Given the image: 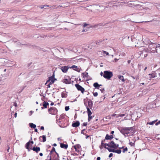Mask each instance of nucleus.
Here are the masks:
<instances>
[{"label":"nucleus","mask_w":160,"mask_h":160,"mask_svg":"<svg viewBox=\"0 0 160 160\" xmlns=\"http://www.w3.org/2000/svg\"><path fill=\"white\" fill-rule=\"evenodd\" d=\"M126 129H127L128 131L129 132L130 131V132H131L133 131V128L132 127L130 128L126 127Z\"/></svg>","instance_id":"nucleus-26"},{"label":"nucleus","mask_w":160,"mask_h":160,"mask_svg":"<svg viewBox=\"0 0 160 160\" xmlns=\"http://www.w3.org/2000/svg\"><path fill=\"white\" fill-rule=\"evenodd\" d=\"M14 106H15L16 107H17L18 106V105L17 103L16 102H14L13 104Z\"/></svg>","instance_id":"nucleus-57"},{"label":"nucleus","mask_w":160,"mask_h":160,"mask_svg":"<svg viewBox=\"0 0 160 160\" xmlns=\"http://www.w3.org/2000/svg\"><path fill=\"white\" fill-rule=\"evenodd\" d=\"M156 43H153L150 44L148 47V51L150 52L154 53L156 51L157 52L156 48Z\"/></svg>","instance_id":"nucleus-1"},{"label":"nucleus","mask_w":160,"mask_h":160,"mask_svg":"<svg viewBox=\"0 0 160 160\" xmlns=\"http://www.w3.org/2000/svg\"><path fill=\"white\" fill-rule=\"evenodd\" d=\"M93 86L95 88L98 89H99L100 85L97 82L94 83L93 84Z\"/></svg>","instance_id":"nucleus-21"},{"label":"nucleus","mask_w":160,"mask_h":160,"mask_svg":"<svg viewBox=\"0 0 160 160\" xmlns=\"http://www.w3.org/2000/svg\"><path fill=\"white\" fill-rule=\"evenodd\" d=\"M156 48H159L160 47V44H158V45H157V44L156 43Z\"/></svg>","instance_id":"nucleus-56"},{"label":"nucleus","mask_w":160,"mask_h":160,"mask_svg":"<svg viewBox=\"0 0 160 160\" xmlns=\"http://www.w3.org/2000/svg\"><path fill=\"white\" fill-rule=\"evenodd\" d=\"M74 149H75V151L77 152H78V151L77 149V148H76V146H74Z\"/></svg>","instance_id":"nucleus-58"},{"label":"nucleus","mask_w":160,"mask_h":160,"mask_svg":"<svg viewBox=\"0 0 160 160\" xmlns=\"http://www.w3.org/2000/svg\"><path fill=\"white\" fill-rule=\"evenodd\" d=\"M30 150H32L36 153H38L40 150V148L39 147H33L32 148H30Z\"/></svg>","instance_id":"nucleus-10"},{"label":"nucleus","mask_w":160,"mask_h":160,"mask_svg":"<svg viewBox=\"0 0 160 160\" xmlns=\"http://www.w3.org/2000/svg\"><path fill=\"white\" fill-rule=\"evenodd\" d=\"M17 46H19L20 45H23V44H22L20 42H18L16 44Z\"/></svg>","instance_id":"nucleus-63"},{"label":"nucleus","mask_w":160,"mask_h":160,"mask_svg":"<svg viewBox=\"0 0 160 160\" xmlns=\"http://www.w3.org/2000/svg\"><path fill=\"white\" fill-rule=\"evenodd\" d=\"M88 72H86L85 74L84 72H82V76L84 78H85L86 77H88Z\"/></svg>","instance_id":"nucleus-25"},{"label":"nucleus","mask_w":160,"mask_h":160,"mask_svg":"<svg viewBox=\"0 0 160 160\" xmlns=\"http://www.w3.org/2000/svg\"><path fill=\"white\" fill-rule=\"evenodd\" d=\"M110 137L111 139L112 140L113 138V136L112 135H110Z\"/></svg>","instance_id":"nucleus-64"},{"label":"nucleus","mask_w":160,"mask_h":160,"mask_svg":"<svg viewBox=\"0 0 160 160\" xmlns=\"http://www.w3.org/2000/svg\"><path fill=\"white\" fill-rule=\"evenodd\" d=\"M47 158L48 159H49V158H51V156L49 155H48V156L47 157Z\"/></svg>","instance_id":"nucleus-55"},{"label":"nucleus","mask_w":160,"mask_h":160,"mask_svg":"<svg viewBox=\"0 0 160 160\" xmlns=\"http://www.w3.org/2000/svg\"><path fill=\"white\" fill-rule=\"evenodd\" d=\"M104 147L105 148V147H106V146H108V147L110 148V142H109L108 143H104Z\"/></svg>","instance_id":"nucleus-36"},{"label":"nucleus","mask_w":160,"mask_h":160,"mask_svg":"<svg viewBox=\"0 0 160 160\" xmlns=\"http://www.w3.org/2000/svg\"><path fill=\"white\" fill-rule=\"evenodd\" d=\"M52 160H60L59 158L55 157V159H53V157L52 156Z\"/></svg>","instance_id":"nucleus-42"},{"label":"nucleus","mask_w":160,"mask_h":160,"mask_svg":"<svg viewBox=\"0 0 160 160\" xmlns=\"http://www.w3.org/2000/svg\"><path fill=\"white\" fill-rule=\"evenodd\" d=\"M118 78L119 79L122 80V82L124 81V79L123 78V77L122 76L119 75L118 76Z\"/></svg>","instance_id":"nucleus-28"},{"label":"nucleus","mask_w":160,"mask_h":160,"mask_svg":"<svg viewBox=\"0 0 160 160\" xmlns=\"http://www.w3.org/2000/svg\"><path fill=\"white\" fill-rule=\"evenodd\" d=\"M86 99H88V98L87 97L86 98L84 99L83 101L84 103L85 106H86V108L87 109V112L88 114V115H92V112H91V110H90V108L88 107V106L87 103L85 102V100H86Z\"/></svg>","instance_id":"nucleus-5"},{"label":"nucleus","mask_w":160,"mask_h":160,"mask_svg":"<svg viewBox=\"0 0 160 160\" xmlns=\"http://www.w3.org/2000/svg\"><path fill=\"white\" fill-rule=\"evenodd\" d=\"M69 109V106H66L65 108V109L66 111H68Z\"/></svg>","instance_id":"nucleus-40"},{"label":"nucleus","mask_w":160,"mask_h":160,"mask_svg":"<svg viewBox=\"0 0 160 160\" xmlns=\"http://www.w3.org/2000/svg\"><path fill=\"white\" fill-rule=\"evenodd\" d=\"M7 62V60L4 58H0V66L3 65Z\"/></svg>","instance_id":"nucleus-11"},{"label":"nucleus","mask_w":160,"mask_h":160,"mask_svg":"<svg viewBox=\"0 0 160 160\" xmlns=\"http://www.w3.org/2000/svg\"><path fill=\"white\" fill-rule=\"evenodd\" d=\"M30 141H29V142H27L25 145V147L28 150V151H30V148H29V147L30 145Z\"/></svg>","instance_id":"nucleus-18"},{"label":"nucleus","mask_w":160,"mask_h":160,"mask_svg":"<svg viewBox=\"0 0 160 160\" xmlns=\"http://www.w3.org/2000/svg\"><path fill=\"white\" fill-rule=\"evenodd\" d=\"M40 138H42V142H44L46 141V136L45 135H42V136H41L40 137V141L41 142L42 141L41 140V139H40Z\"/></svg>","instance_id":"nucleus-22"},{"label":"nucleus","mask_w":160,"mask_h":160,"mask_svg":"<svg viewBox=\"0 0 160 160\" xmlns=\"http://www.w3.org/2000/svg\"><path fill=\"white\" fill-rule=\"evenodd\" d=\"M105 148L106 149H107L109 152H115V149H111L108 147H105Z\"/></svg>","instance_id":"nucleus-20"},{"label":"nucleus","mask_w":160,"mask_h":160,"mask_svg":"<svg viewBox=\"0 0 160 160\" xmlns=\"http://www.w3.org/2000/svg\"><path fill=\"white\" fill-rule=\"evenodd\" d=\"M68 145L67 144H64L63 143H60V147L62 148H65L66 149L68 147Z\"/></svg>","instance_id":"nucleus-17"},{"label":"nucleus","mask_w":160,"mask_h":160,"mask_svg":"<svg viewBox=\"0 0 160 160\" xmlns=\"http://www.w3.org/2000/svg\"><path fill=\"white\" fill-rule=\"evenodd\" d=\"M114 148H117L118 147L119 145L118 144H115L114 145Z\"/></svg>","instance_id":"nucleus-41"},{"label":"nucleus","mask_w":160,"mask_h":160,"mask_svg":"<svg viewBox=\"0 0 160 160\" xmlns=\"http://www.w3.org/2000/svg\"><path fill=\"white\" fill-rule=\"evenodd\" d=\"M91 115H88V121H90L92 118V116H91Z\"/></svg>","instance_id":"nucleus-37"},{"label":"nucleus","mask_w":160,"mask_h":160,"mask_svg":"<svg viewBox=\"0 0 160 160\" xmlns=\"http://www.w3.org/2000/svg\"><path fill=\"white\" fill-rule=\"evenodd\" d=\"M49 80L50 81V82L51 83H53L54 82L55 79H54V75L53 74L52 76L49 78Z\"/></svg>","instance_id":"nucleus-14"},{"label":"nucleus","mask_w":160,"mask_h":160,"mask_svg":"<svg viewBox=\"0 0 160 160\" xmlns=\"http://www.w3.org/2000/svg\"><path fill=\"white\" fill-rule=\"evenodd\" d=\"M55 152L57 155V156L56 157L59 158L58 154L56 151Z\"/></svg>","instance_id":"nucleus-59"},{"label":"nucleus","mask_w":160,"mask_h":160,"mask_svg":"<svg viewBox=\"0 0 160 160\" xmlns=\"http://www.w3.org/2000/svg\"><path fill=\"white\" fill-rule=\"evenodd\" d=\"M157 77V74L154 71H152L151 73L148 74L147 78L149 80H151L152 78L156 77Z\"/></svg>","instance_id":"nucleus-4"},{"label":"nucleus","mask_w":160,"mask_h":160,"mask_svg":"<svg viewBox=\"0 0 160 160\" xmlns=\"http://www.w3.org/2000/svg\"><path fill=\"white\" fill-rule=\"evenodd\" d=\"M74 146H76V148H80L81 147L80 145L79 144H77L76 145H75Z\"/></svg>","instance_id":"nucleus-43"},{"label":"nucleus","mask_w":160,"mask_h":160,"mask_svg":"<svg viewBox=\"0 0 160 160\" xmlns=\"http://www.w3.org/2000/svg\"><path fill=\"white\" fill-rule=\"evenodd\" d=\"M70 68H73L74 70L78 72H80L81 71H82V70L81 68L80 69L78 68V67L75 65H73L72 67H70Z\"/></svg>","instance_id":"nucleus-8"},{"label":"nucleus","mask_w":160,"mask_h":160,"mask_svg":"<svg viewBox=\"0 0 160 160\" xmlns=\"http://www.w3.org/2000/svg\"><path fill=\"white\" fill-rule=\"evenodd\" d=\"M121 150L120 149L115 150V152L119 154L121 153Z\"/></svg>","instance_id":"nucleus-34"},{"label":"nucleus","mask_w":160,"mask_h":160,"mask_svg":"<svg viewBox=\"0 0 160 160\" xmlns=\"http://www.w3.org/2000/svg\"><path fill=\"white\" fill-rule=\"evenodd\" d=\"M60 68L62 71L64 73L66 72L69 68V67L68 66H62L60 67Z\"/></svg>","instance_id":"nucleus-9"},{"label":"nucleus","mask_w":160,"mask_h":160,"mask_svg":"<svg viewBox=\"0 0 160 160\" xmlns=\"http://www.w3.org/2000/svg\"><path fill=\"white\" fill-rule=\"evenodd\" d=\"M88 25V24L85 23L84 24V25H83V26L84 27H86V26H87V25Z\"/></svg>","instance_id":"nucleus-60"},{"label":"nucleus","mask_w":160,"mask_h":160,"mask_svg":"<svg viewBox=\"0 0 160 160\" xmlns=\"http://www.w3.org/2000/svg\"><path fill=\"white\" fill-rule=\"evenodd\" d=\"M87 125V122H84L82 124V126H86Z\"/></svg>","instance_id":"nucleus-49"},{"label":"nucleus","mask_w":160,"mask_h":160,"mask_svg":"<svg viewBox=\"0 0 160 160\" xmlns=\"http://www.w3.org/2000/svg\"><path fill=\"white\" fill-rule=\"evenodd\" d=\"M93 104V103L92 101L91 100L89 99L88 101V107L90 108V109H92V107Z\"/></svg>","instance_id":"nucleus-16"},{"label":"nucleus","mask_w":160,"mask_h":160,"mask_svg":"<svg viewBox=\"0 0 160 160\" xmlns=\"http://www.w3.org/2000/svg\"><path fill=\"white\" fill-rule=\"evenodd\" d=\"M155 5L156 6H159L160 7V3H155Z\"/></svg>","instance_id":"nucleus-47"},{"label":"nucleus","mask_w":160,"mask_h":160,"mask_svg":"<svg viewBox=\"0 0 160 160\" xmlns=\"http://www.w3.org/2000/svg\"><path fill=\"white\" fill-rule=\"evenodd\" d=\"M112 156H113V154H112V153H110L109 154V155L108 157H109V158H111V157H112Z\"/></svg>","instance_id":"nucleus-54"},{"label":"nucleus","mask_w":160,"mask_h":160,"mask_svg":"<svg viewBox=\"0 0 160 160\" xmlns=\"http://www.w3.org/2000/svg\"><path fill=\"white\" fill-rule=\"evenodd\" d=\"M160 124V120L158 122H157L155 123V125H158V124Z\"/></svg>","instance_id":"nucleus-53"},{"label":"nucleus","mask_w":160,"mask_h":160,"mask_svg":"<svg viewBox=\"0 0 160 160\" xmlns=\"http://www.w3.org/2000/svg\"><path fill=\"white\" fill-rule=\"evenodd\" d=\"M105 139L111 140L110 136L108 134H106L105 136Z\"/></svg>","instance_id":"nucleus-31"},{"label":"nucleus","mask_w":160,"mask_h":160,"mask_svg":"<svg viewBox=\"0 0 160 160\" xmlns=\"http://www.w3.org/2000/svg\"><path fill=\"white\" fill-rule=\"evenodd\" d=\"M111 116H108L107 117H106V119H111Z\"/></svg>","instance_id":"nucleus-48"},{"label":"nucleus","mask_w":160,"mask_h":160,"mask_svg":"<svg viewBox=\"0 0 160 160\" xmlns=\"http://www.w3.org/2000/svg\"><path fill=\"white\" fill-rule=\"evenodd\" d=\"M26 87V86H23L20 88V90L19 91V92L20 93L23 90V89L25 88Z\"/></svg>","instance_id":"nucleus-33"},{"label":"nucleus","mask_w":160,"mask_h":160,"mask_svg":"<svg viewBox=\"0 0 160 160\" xmlns=\"http://www.w3.org/2000/svg\"><path fill=\"white\" fill-rule=\"evenodd\" d=\"M68 96L67 94L62 92L61 94V97L62 98H66Z\"/></svg>","instance_id":"nucleus-29"},{"label":"nucleus","mask_w":160,"mask_h":160,"mask_svg":"<svg viewBox=\"0 0 160 160\" xmlns=\"http://www.w3.org/2000/svg\"><path fill=\"white\" fill-rule=\"evenodd\" d=\"M123 150H122V152L123 153H124L125 152L127 151H128V148L127 147L125 148H123Z\"/></svg>","instance_id":"nucleus-39"},{"label":"nucleus","mask_w":160,"mask_h":160,"mask_svg":"<svg viewBox=\"0 0 160 160\" xmlns=\"http://www.w3.org/2000/svg\"><path fill=\"white\" fill-rule=\"evenodd\" d=\"M103 52L104 54H106L107 55H109V53H108V52L104 51H103Z\"/></svg>","instance_id":"nucleus-44"},{"label":"nucleus","mask_w":160,"mask_h":160,"mask_svg":"<svg viewBox=\"0 0 160 160\" xmlns=\"http://www.w3.org/2000/svg\"><path fill=\"white\" fill-rule=\"evenodd\" d=\"M49 105V103L48 102L44 101L43 102L42 105L44 108H47V106H48Z\"/></svg>","instance_id":"nucleus-19"},{"label":"nucleus","mask_w":160,"mask_h":160,"mask_svg":"<svg viewBox=\"0 0 160 160\" xmlns=\"http://www.w3.org/2000/svg\"><path fill=\"white\" fill-rule=\"evenodd\" d=\"M71 79L68 80L67 79L65 78L62 80L63 83L66 84H70L71 83Z\"/></svg>","instance_id":"nucleus-15"},{"label":"nucleus","mask_w":160,"mask_h":160,"mask_svg":"<svg viewBox=\"0 0 160 160\" xmlns=\"http://www.w3.org/2000/svg\"><path fill=\"white\" fill-rule=\"evenodd\" d=\"M157 121V120L152 121L151 122H149L147 123V124H149L150 125H153L155 122Z\"/></svg>","instance_id":"nucleus-27"},{"label":"nucleus","mask_w":160,"mask_h":160,"mask_svg":"<svg viewBox=\"0 0 160 160\" xmlns=\"http://www.w3.org/2000/svg\"><path fill=\"white\" fill-rule=\"evenodd\" d=\"M135 141L133 142H130L129 144L131 145V146H134L135 145Z\"/></svg>","instance_id":"nucleus-38"},{"label":"nucleus","mask_w":160,"mask_h":160,"mask_svg":"<svg viewBox=\"0 0 160 160\" xmlns=\"http://www.w3.org/2000/svg\"><path fill=\"white\" fill-rule=\"evenodd\" d=\"M103 147H104V145H102V144H101V145L99 147L100 149H102Z\"/></svg>","instance_id":"nucleus-52"},{"label":"nucleus","mask_w":160,"mask_h":160,"mask_svg":"<svg viewBox=\"0 0 160 160\" xmlns=\"http://www.w3.org/2000/svg\"><path fill=\"white\" fill-rule=\"evenodd\" d=\"M115 143L114 142L112 141H111L110 142V148H114V145H115Z\"/></svg>","instance_id":"nucleus-23"},{"label":"nucleus","mask_w":160,"mask_h":160,"mask_svg":"<svg viewBox=\"0 0 160 160\" xmlns=\"http://www.w3.org/2000/svg\"><path fill=\"white\" fill-rule=\"evenodd\" d=\"M125 115V114H120V115H119V116L120 117H123Z\"/></svg>","instance_id":"nucleus-61"},{"label":"nucleus","mask_w":160,"mask_h":160,"mask_svg":"<svg viewBox=\"0 0 160 160\" xmlns=\"http://www.w3.org/2000/svg\"><path fill=\"white\" fill-rule=\"evenodd\" d=\"M103 77L106 79L109 80L113 76L112 72L110 71H105L103 72Z\"/></svg>","instance_id":"nucleus-2"},{"label":"nucleus","mask_w":160,"mask_h":160,"mask_svg":"<svg viewBox=\"0 0 160 160\" xmlns=\"http://www.w3.org/2000/svg\"><path fill=\"white\" fill-rule=\"evenodd\" d=\"M106 140V139H105V138L102 141L101 143L102 145H104V143L103 142H105Z\"/></svg>","instance_id":"nucleus-45"},{"label":"nucleus","mask_w":160,"mask_h":160,"mask_svg":"<svg viewBox=\"0 0 160 160\" xmlns=\"http://www.w3.org/2000/svg\"><path fill=\"white\" fill-rule=\"evenodd\" d=\"M80 123L79 121H76L75 122H73L72 126L73 127L76 128L79 126Z\"/></svg>","instance_id":"nucleus-12"},{"label":"nucleus","mask_w":160,"mask_h":160,"mask_svg":"<svg viewBox=\"0 0 160 160\" xmlns=\"http://www.w3.org/2000/svg\"><path fill=\"white\" fill-rule=\"evenodd\" d=\"M51 151L52 152H56V151H55V148L54 147H52V150H51Z\"/></svg>","instance_id":"nucleus-50"},{"label":"nucleus","mask_w":160,"mask_h":160,"mask_svg":"<svg viewBox=\"0 0 160 160\" xmlns=\"http://www.w3.org/2000/svg\"><path fill=\"white\" fill-rule=\"evenodd\" d=\"M93 96L94 97H96L98 95V93L97 92H95L93 93Z\"/></svg>","instance_id":"nucleus-46"},{"label":"nucleus","mask_w":160,"mask_h":160,"mask_svg":"<svg viewBox=\"0 0 160 160\" xmlns=\"http://www.w3.org/2000/svg\"><path fill=\"white\" fill-rule=\"evenodd\" d=\"M65 114H62V115H61L60 116L59 118V120H61L62 119H64L65 118Z\"/></svg>","instance_id":"nucleus-30"},{"label":"nucleus","mask_w":160,"mask_h":160,"mask_svg":"<svg viewBox=\"0 0 160 160\" xmlns=\"http://www.w3.org/2000/svg\"><path fill=\"white\" fill-rule=\"evenodd\" d=\"M58 110L57 109L54 107H51L48 109V112L49 113L52 115H55L58 112Z\"/></svg>","instance_id":"nucleus-3"},{"label":"nucleus","mask_w":160,"mask_h":160,"mask_svg":"<svg viewBox=\"0 0 160 160\" xmlns=\"http://www.w3.org/2000/svg\"><path fill=\"white\" fill-rule=\"evenodd\" d=\"M100 90L102 93L104 92V91H105V90L104 88H102V89H100Z\"/></svg>","instance_id":"nucleus-51"},{"label":"nucleus","mask_w":160,"mask_h":160,"mask_svg":"<svg viewBox=\"0 0 160 160\" xmlns=\"http://www.w3.org/2000/svg\"><path fill=\"white\" fill-rule=\"evenodd\" d=\"M119 130L120 132L124 135H125V134L128 135L130 132H129L127 131V129H126V127H124L121 130Z\"/></svg>","instance_id":"nucleus-7"},{"label":"nucleus","mask_w":160,"mask_h":160,"mask_svg":"<svg viewBox=\"0 0 160 160\" xmlns=\"http://www.w3.org/2000/svg\"><path fill=\"white\" fill-rule=\"evenodd\" d=\"M52 83H51L50 82L49 83L48 85V88H49L50 87V85H51Z\"/></svg>","instance_id":"nucleus-62"},{"label":"nucleus","mask_w":160,"mask_h":160,"mask_svg":"<svg viewBox=\"0 0 160 160\" xmlns=\"http://www.w3.org/2000/svg\"><path fill=\"white\" fill-rule=\"evenodd\" d=\"M75 86L78 90L81 91L82 93H83L85 91V89L84 88L82 87L80 85L78 84H76L75 85Z\"/></svg>","instance_id":"nucleus-6"},{"label":"nucleus","mask_w":160,"mask_h":160,"mask_svg":"<svg viewBox=\"0 0 160 160\" xmlns=\"http://www.w3.org/2000/svg\"><path fill=\"white\" fill-rule=\"evenodd\" d=\"M130 2H131V3H129V5L131 4L132 5L134 6L135 7H136V8H140L141 7V6L138 4H136H136L134 3V2H135L134 1H130Z\"/></svg>","instance_id":"nucleus-13"},{"label":"nucleus","mask_w":160,"mask_h":160,"mask_svg":"<svg viewBox=\"0 0 160 160\" xmlns=\"http://www.w3.org/2000/svg\"><path fill=\"white\" fill-rule=\"evenodd\" d=\"M29 125V126L32 128H35L36 127V125L32 123H30Z\"/></svg>","instance_id":"nucleus-24"},{"label":"nucleus","mask_w":160,"mask_h":160,"mask_svg":"<svg viewBox=\"0 0 160 160\" xmlns=\"http://www.w3.org/2000/svg\"><path fill=\"white\" fill-rule=\"evenodd\" d=\"M50 7V8H51V7H52V6H49V5H42V6H40V8H41L42 9L43 8H44V7Z\"/></svg>","instance_id":"nucleus-35"},{"label":"nucleus","mask_w":160,"mask_h":160,"mask_svg":"<svg viewBox=\"0 0 160 160\" xmlns=\"http://www.w3.org/2000/svg\"><path fill=\"white\" fill-rule=\"evenodd\" d=\"M139 138L138 137H133V138L132 139V140L134 141H135V142H136V141L137 140H138L139 139Z\"/></svg>","instance_id":"nucleus-32"}]
</instances>
